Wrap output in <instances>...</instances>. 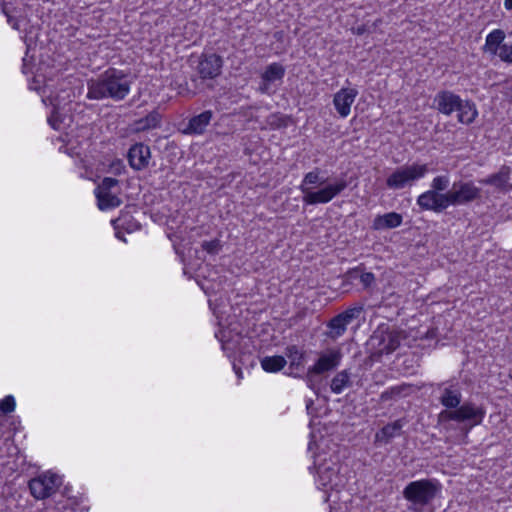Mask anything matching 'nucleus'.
I'll use <instances>...</instances> for the list:
<instances>
[{"instance_id":"nucleus-1","label":"nucleus","mask_w":512,"mask_h":512,"mask_svg":"<svg viewBox=\"0 0 512 512\" xmlns=\"http://www.w3.org/2000/svg\"><path fill=\"white\" fill-rule=\"evenodd\" d=\"M461 399L462 395L458 389L453 387L444 388L439 400L447 409L439 413L438 421L445 429H448L452 421L463 423L465 434H467L472 427L483 421L485 410L472 402H465L460 405Z\"/></svg>"},{"instance_id":"nucleus-2","label":"nucleus","mask_w":512,"mask_h":512,"mask_svg":"<svg viewBox=\"0 0 512 512\" xmlns=\"http://www.w3.org/2000/svg\"><path fill=\"white\" fill-rule=\"evenodd\" d=\"M348 186L344 178L326 182L320 176V169L306 173L299 186L303 194V202L307 205L326 204L340 195Z\"/></svg>"},{"instance_id":"nucleus-3","label":"nucleus","mask_w":512,"mask_h":512,"mask_svg":"<svg viewBox=\"0 0 512 512\" xmlns=\"http://www.w3.org/2000/svg\"><path fill=\"white\" fill-rule=\"evenodd\" d=\"M87 87L88 99L110 98L114 101H121L129 94L131 81L123 71L110 68L96 79L89 80Z\"/></svg>"},{"instance_id":"nucleus-4","label":"nucleus","mask_w":512,"mask_h":512,"mask_svg":"<svg viewBox=\"0 0 512 512\" xmlns=\"http://www.w3.org/2000/svg\"><path fill=\"white\" fill-rule=\"evenodd\" d=\"M405 336L403 332L390 328L387 325H380L372 333L368 342L367 349L373 359H378L384 354H390L395 351Z\"/></svg>"},{"instance_id":"nucleus-5","label":"nucleus","mask_w":512,"mask_h":512,"mask_svg":"<svg viewBox=\"0 0 512 512\" xmlns=\"http://www.w3.org/2000/svg\"><path fill=\"white\" fill-rule=\"evenodd\" d=\"M343 353L338 348H329L319 353L316 362L310 366L304 377L307 386L316 391V376L335 370L341 363Z\"/></svg>"},{"instance_id":"nucleus-6","label":"nucleus","mask_w":512,"mask_h":512,"mask_svg":"<svg viewBox=\"0 0 512 512\" xmlns=\"http://www.w3.org/2000/svg\"><path fill=\"white\" fill-rule=\"evenodd\" d=\"M429 172L427 164L412 163L395 169L386 179V185L390 189L399 190L411 187L416 181L425 177Z\"/></svg>"},{"instance_id":"nucleus-7","label":"nucleus","mask_w":512,"mask_h":512,"mask_svg":"<svg viewBox=\"0 0 512 512\" xmlns=\"http://www.w3.org/2000/svg\"><path fill=\"white\" fill-rule=\"evenodd\" d=\"M439 491L436 481L422 479L410 482L403 490L404 498L414 506L423 507L429 504Z\"/></svg>"},{"instance_id":"nucleus-8","label":"nucleus","mask_w":512,"mask_h":512,"mask_svg":"<svg viewBox=\"0 0 512 512\" xmlns=\"http://www.w3.org/2000/svg\"><path fill=\"white\" fill-rule=\"evenodd\" d=\"M121 192L119 181L115 178L105 177L95 190L100 210L113 209L121 205L119 197Z\"/></svg>"},{"instance_id":"nucleus-9","label":"nucleus","mask_w":512,"mask_h":512,"mask_svg":"<svg viewBox=\"0 0 512 512\" xmlns=\"http://www.w3.org/2000/svg\"><path fill=\"white\" fill-rule=\"evenodd\" d=\"M449 206L471 203L481 197V189L472 181L454 182L452 189L447 192Z\"/></svg>"},{"instance_id":"nucleus-10","label":"nucleus","mask_w":512,"mask_h":512,"mask_svg":"<svg viewBox=\"0 0 512 512\" xmlns=\"http://www.w3.org/2000/svg\"><path fill=\"white\" fill-rule=\"evenodd\" d=\"M62 479L53 473H44L29 482L31 494L36 499H45L54 494L61 486Z\"/></svg>"},{"instance_id":"nucleus-11","label":"nucleus","mask_w":512,"mask_h":512,"mask_svg":"<svg viewBox=\"0 0 512 512\" xmlns=\"http://www.w3.org/2000/svg\"><path fill=\"white\" fill-rule=\"evenodd\" d=\"M417 204L423 210H429L436 213L443 212L449 207L447 192L437 193L430 189L418 196Z\"/></svg>"},{"instance_id":"nucleus-12","label":"nucleus","mask_w":512,"mask_h":512,"mask_svg":"<svg viewBox=\"0 0 512 512\" xmlns=\"http://www.w3.org/2000/svg\"><path fill=\"white\" fill-rule=\"evenodd\" d=\"M357 95L358 91L355 88H342L334 94L333 105L341 118L350 115L351 106Z\"/></svg>"},{"instance_id":"nucleus-13","label":"nucleus","mask_w":512,"mask_h":512,"mask_svg":"<svg viewBox=\"0 0 512 512\" xmlns=\"http://www.w3.org/2000/svg\"><path fill=\"white\" fill-rule=\"evenodd\" d=\"M223 61L219 55H204L198 64V73L202 79H214L220 75Z\"/></svg>"},{"instance_id":"nucleus-14","label":"nucleus","mask_w":512,"mask_h":512,"mask_svg":"<svg viewBox=\"0 0 512 512\" xmlns=\"http://www.w3.org/2000/svg\"><path fill=\"white\" fill-rule=\"evenodd\" d=\"M511 172L510 167L502 166L497 173L480 180V183L491 185L495 187L498 192L508 193L512 190V183H510Z\"/></svg>"},{"instance_id":"nucleus-15","label":"nucleus","mask_w":512,"mask_h":512,"mask_svg":"<svg viewBox=\"0 0 512 512\" xmlns=\"http://www.w3.org/2000/svg\"><path fill=\"white\" fill-rule=\"evenodd\" d=\"M150 158V148L143 143L134 144L128 151L129 164L137 171L145 169L149 165Z\"/></svg>"},{"instance_id":"nucleus-16","label":"nucleus","mask_w":512,"mask_h":512,"mask_svg":"<svg viewBox=\"0 0 512 512\" xmlns=\"http://www.w3.org/2000/svg\"><path fill=\"white\" fill-rule=\"evenodd\" d=\"M461 101L460 96L447 90L438 92L434 98V103L438 111L447 116L457 111Z\"/></svg>"},{"instance_id":"nucleus-17","label":"nucleus","mask_w":512,"mask_h":512,"mask_svg":"<svg viewBox=\"0 0 512 512\" xmlns=\"http://www.w3.org/2000/svg\"><path fill=\"white\" fill-rule=\"evenodd\" d=\"M285 75V68L279 63H272L268 65L263 72L260 85V91L262 93H268L270 84L275 81H281Z\"/></svg>"},{"instance_id":"nucleus-18","label":"nucleus","mask_w":512,"mask_h":512,"mask_svg":"<svg viewBox=\"0 0 512 512\" xmlns=\"http://www.w3.org/2000/svg\"><path fill=\"white\" fill-rule=\"evenodd\" d=\"M212 118L213 112L211 110H206L199 115L192 117L189 120L187 127L184 129V133L194 135L203 134Z\"/></svg>"},{"instance_id":"nucleus-19","label":"nucleus","mask_w":512,"mask_h":512,"mask_svg":"<svg viewBox=\"0 0 512 512\" xmlns=\"http://www.w3.org/2000/svg\"><path fill=\"white\" fill-rule=\"evenodd\" d=\"M402 220V215L396 212L378 215L373 221V228L375 230L396 228L401 225Z\"/></svg>"},{"instance_id":"nucleus-20","label":"nucleus","mask_w":512,"mask_h":512,"mask_svg":"<svg viewBox=\"0 0 512 512\" xmlns=\"http://www.w3.org/2000/svg\"><path fill=\"white\" fill-rule=\"evenodd\" d=\"M161 115L157 111L150 112L146 117L134 122L133 129L136 132L155 129L161 124Z\"/></svg>"},{"instance_id":"nucleus-21","label":"nucleus","mask_w":512,"mask_h":512,"mask_svg":"<svg viewBox=\"0 0 512 512\" xmlns=\"http://www.w3.org/2000/svg\"><path fill=\"white\" fill-rule=\"evenodd\" d=\"M457 112L458 121L466 125L471 124L478 115L475 104L467 100L461 101Z\"/></svg>"},{"instance_id":"nucleus-22","label":"nucleus","mask_w":512,"mask_h":512,"mask_svg":"<svg viewBox=\"0 0 512 512\" xmlns=\"http://www.w3.org/2000/svg\"><path fill=\"white\" fill-rule=\"evenodd\" d=\"M505 33L501 29H495L490 32L485 41L484 50L486 52L495 55L497 51L500 50L501 46L504 44Z\"/></svg>"},{"instance_id":"nucleus-23","label":"nucleus","mask_w":512,"mask_h":512,"mask_svg":"<svg viewBox=\"0 0 512 512\" xmlns=\"http://www.w3.org/2000/svg\"><path fill=\"white\" fill-rule=\"evenodd\" d=\"M285 355L289 359V369L299 370L304 367L305 352L296 345H290L285 350Z\"/></svg>"},{"instance_id":"nucleus-24","label":"nucleus","mask_w":512,"mask_h":512,"mask_svg":"<svg viewBox=\"0 0 512 512\" xmlns=\"http://www.w3.org/2000/svg\"><path fill=\"white\" fill-rule=\"evenodd\" d=\"M287 364L286 359L283 356H266L261 359V367L264 371L275 373L282 370Z\"/></svg>"},{"instance_id":"nucleus-25","label":"nucleus","mask_w":512,"mask_h":512,"mask_svg":"<svg viewBox=\"0 0 512 512\" xmlns=\"http://www.w3.org/2000/svg\"><path fill=\"white\" fill-rule=\"evenodd\" d=\"M350 385V372L348 370H342L332 378L330 388L333 393L340 394Z\"/></svg>"},{"instance_id":"nucleus-26","label":"nucleus","mask_w":512,"mask_h":512,"mask_svg":"<svg viewBox=\"0 0 512 512\" xmlns=\"http://www.w3.org/2000/svg\"><path fill=\"white\" fill-rule=\"evenodd\" d=\"M409 389H410V385H407V384L390 387L389 389H387L381 393L380 401L381 402H387L390 400L396 401L402 397L407 396Z\"/></svg>"},{"instance_id":"nucleus-27","label":"nucleus","mask_w":512,"mask_h":512,"mask_svg":"<svg viewBox=\"0 0 512 512\" xmlns=\"http://www.w3.org/2000/svg\"><path fill=\"white\" fill-rule=\"evenodd\" d=\"M328 328H329L328 336L331 339H337L345 333V331L347 329V325L341 319V317L339 315H337L329 321Z\"/></svg>"},{"instance_id":"nucleus-28","label":"nucleus","mask_w":512,"mask_h":512,"mask_svg":"<svg viewBox=\"0 0 512 512\" xmlns=\"http://www.w3.org/2000/svg\"><path fill=\"white\" fill-rule=\"evenodd\" d=\"M402 425L399 421L394 422L393 424L386 425L381 429L379 433L376 434V438L380 441L389 442V440L396 436V434L400 431Z\"/></svg>"},{"instance_id":"nucleus-29","label":"nucleus","mask_w":512,"mask_h":512,"mask_svg":"<svg viewBox=\"0 0 512 512\" xmlns=\"http://www.w3.org/2000/svg\"><path fill=\"white\" fill-rule=\"evenodd\" d=\"M349 274L352 279L359 278L364 288L371 287L375 282V276L371 272H359L358 269H354Z\"/></svg>"},{"instance_id":"nucleus-30","label":"nucleus","mask_w":512,"mask_h":512,"mask_svg":"<svg viewBox=\"0 0 512 512\" xmlns=\"http://www.w3.org/2000/svg\"><path fill=\"white\" fill-rule=\"evenodd\" d=\"M363 310H364V308L362 305H356V306L346 309L344 312H342L338 315L348 326L349 324H351L355 319H357L361 315Z\"/></svg>"},{"instance_id":"nucleus-31","label":"nucleus","mask_w":512,"mask_h":512,"mask_svg":"<svg viewBox=\"0 0 512 512\" xmlns=\"http://www.w3.org/2000/svg\"><path fill=\"white\" fill-rule=\"evenodd\" d=\"M431 190L437 193H443L450 186V179L448 175H438L433 178L431 182Z\"/></svg>"},{"instance_id":"nucleus-32","label":"nucleus","mask_w":512,"mask_h":512,"mask_svg":"<svg viewBox=\"0 0 512 512\" xmlns=\"http://www.w3.org/2000/svg\"><path fill=\"white\" fill-rule=\"evenodd\" d=\"M495 55L503 62L512 63V43H504Z\"/></svg>"},{"instance_id":"nucleus-33","label":"nucleus","mask_w":512,"mask_h":512,"mask_svg":"<svg viewBox=\"0 0 512 512\" xmlns=\"http://www.w3.org/2000/svg\"><path fill=\"white\" fill-rule=\"evenodd\" d=\"M15 406H16V403H15V399L13 396L11 395H8L6 396L3 400H1L0 402V410L4 413V414H8V413H11L15 410Z\"/></svg>"},{"instance_id":"nucleus-34","label":"nucleus","mask_w":512,"mask_h":512,"mask_svg":"<svg viewBox=\"0 0 512 512\" xmlns=\"http://www.w3.org/2000/svg\"><path fill=\"white\" fill-rule=\"evenodd\" d=\"M202 248L210 254H216L221 248L220 241L217 239L212 241H205L202 244Z\"/></svg>"},{"instance_id":"nucleus-35","label":"nucleus","mask_w":512,"mask_h":512,"mask_svg":"<svg viewBox=\"0 0 512 512\" xmlns=\"http://www.w3.org/2000/svg\"><path fill=\"white\" fill-rule=\"evenodd\" d=\"M53 105H54V111H53L52 115L48 118V122L54 129H60L58 104L53 103Z\"/></svg>"},{"instance_id":"nucleus-36","label":"nucleus","mask_w":512,"mask_h":512,"mask_svg":"<svg viewBox=\"0 0 512 512\" xmlns=\"http://www.w3.org/2000/svg\"><path fill=\"white\" fill-rule=\"evenodd\" d=\"M8 22L12 26L13 29H15V30H19L20 29L18 20L12 18L9 15H8Z\"/></svg>"},{"instance_id":"nucleus-37","label":"nucleus","mask_w":512,"mask_h":512,"mask_svg":"<svg viewBox=\"0 0 512 512\" xmlns=\"http://www.w3.org/2000/svg\"><path fill=\"white\" fill-rule=\"evenodd\" d=\"M504 7L507 10H512V0H505L504 1Z\"/></svg>"},{"instance_id":"nucleus-38","label":"nucleus","mask_w":512,"mask_h":512,"mask_svg":"<svg viewBox=\"0 0 512 512\" xmlns=\"http://www.w3.org/2000/svg\"><path fill=\"white\" fill-rule=\"evenodd\" d=\"M234 369H235V372H236V374H237L238 378H242V372H241V370H240V369H237L235 366H234Z\"/></svg>"},{"instance_id":"nucleus-39","label":"nucleus","mask_w":512,"mask_h":512,"mask_svg":"<svg viewBox=\"0 0 512 512\" xmlns=\"http://www.w3.org/2000/svg\"><path fill=\"white\" fill-rule=\"evenodd\" d=\"M363 31H364V29H363V28H357V33H358V34H361Z\"/></svg>"},{"instance_id":"nucleus-40","label":"nucleus","mask_w":512,"mask_h":512,"mask_svg":"<svg viewBox=\"0 0 512 512\" xmlns=\"http://www.w3.org/2000/svg\"><path fill=\"white\" fill-rule=\"evenodd\" d=\"M312 404H313V401H312V400H310V401L307 403V408L309 409L310 405H312Z\"/></svg>"},{"instance_id":"nucleus-41","label":"nucleus","mask_w":512,"mask_h":512,"mask_svg":"<svg viewBox=\"0 0 512 512\" xmlns=\"http://www.w3.org/2000/svg\"><path fill=\"white\" fill-rule=\"evenodd\" d=\"M117 238L121 239L120 233L116 234Z\"/></svg>"},{"instance_id":"nucleus-42","label":"nucleus","mask_w":512,"mask_h":512,"mask_svg":"<svg viewBox=\"0 0 512 512\" xmlns=\"http://www.w3.org/2000/svg\"><path fill=\"white\" fill-rule=\"evenodd\" d=\"M289 375L296 377V375L293 372H290Z\"/></svg>"}]
</instances>
